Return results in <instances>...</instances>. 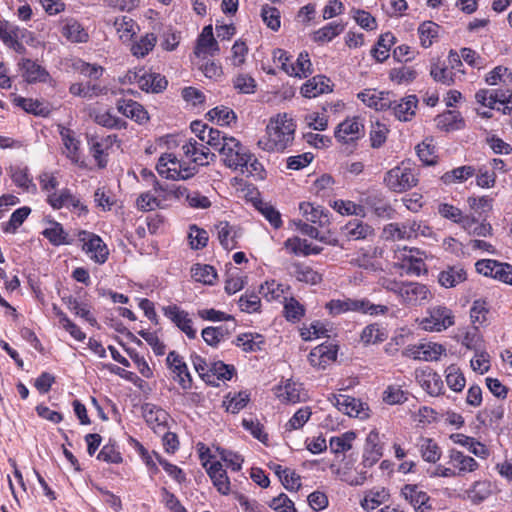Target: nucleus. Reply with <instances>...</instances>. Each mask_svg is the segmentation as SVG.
I'll use <instances>...</instances> for the list:
<instances>
[{
  "instance_id": "obj_46",
  "label": "nucleus",
  "mask_w": 512,
  "mask_h": 512,
  "mask_svg": "<svg viewBox=\"0 0 512 512\" xmlns=\"http://www.w3.org/2000/svg\"><path fill=\"white\" fill-rule=\"evenodd\" d=\"M301 391V384L295 383L291 380H287L284 385H279L276 388V396L282 402L294 404L302 400Z\"/></svg>"
},
{
  "instance_id": "obj_41",
  "label": "nucleus",
  "mask_w": 512,
  "mask_h": 512,
  "mask_svg": "<svg viewBox=\"0 0 512 512\" xmlns=\"http://www.w3.org/2000/svg\"><path fill=\"white\" fill-rule=\"evenodd\" d=\"M167 86V80L164 76L158 73H148L143 70L142 76L139 79V88L146 92L158 93L164 90Z\"/></svg>"
},
{
  "instance_id": "obj_6",
  "label": "nucleus",
  "mask_w": 512,
  "mask_h": 512,
  "mask_svg": "<svg viewBox=\"0 0 512 512\" xmlns=\"http://www.w3.org/2000/svg\"><path fill=\"white\" fill-rule=\"evenodd\" d=\"M223 163L228 168L238 170L239 167L245 166L249 160V151L239 140L230 137L226 143L221 146L219 152Z\"/></svg>"
},
{
  "instance_id": "obj_19",
  "label": "nucleus",
  "mask_w": 512,
  "mask_h": 512,
  "mask_svg": "<svg viewBox=\"0 0 512 512\" xmlns=\"http://www.w3.org/2000/svg\"><path fill=\"white\" fill-rule=\"evenodd\" d=\"M392 93L377 91L375 89H365L358 93V98L368 107L377 111H386L391 106Z\"/></svg>"
},
{
  "instance_id": "obj_32",
  "label": "nucleus",
  "mask_w": 512,
  "mask_h": 512,
  "mask_svg": "<svg viewBox=\"0 0 512 512\" xmlns=\"http://www.w3.org/2000/svg\"><path fill=\"white\" fill-rule=\"evenodd\" d=\"M61 33L72 43H86L89 40V34L83 25L72 18L64 21Z\"/></svg>"
},
{
  "instance_id": "obj_16",
  "label": "nucleus",
  "mask_w": 512,
  "mask_h": 512,
  "mask_svg": "<svg viewBox=\"0 0 512 512\" xmlns=\"http://www.w3.org/2000/svg\"><path fill=\"white\" fill-rule=\"evenodd\" d=\"M143 417L147 425L157 434H161L168 428L169 414L167 411L151 403L142 407Z\"/></svg>"
},
{
  "instance_id": "obj_31",
  "label": "nucleus",
  "mask_w": 512,
  "mask_h": 512,
  "mask_svg": "<svg viewBox=\"0 0 512 512\" xmlns=\"http://www.w3.org/2000/svg\"><path fill=\"white\" fill-rule=\"evenodd\" d=\"M388 338V330L379 323L366 325L360 333V342L364 346L377 345Z\"/></svg>"
},
{
  "instance_id": "obj_11",
  "label": "nucleus",
  "mask_w": 512,
  "mask_h": 512,
  "mask_svg": "<svg viewBox=\"0 0 512 512\" xmlns=\"http://www.w3.org/2000/svg\"><path fill=\"white\" fill-rule=\"evenodd\" d=\"M401 497L408 502L416 512H430L432 502L428 493L418 484H405L400 490Z\"/></svg>"
},
{
  "instance_id": "obj_58",
  "label": "nucleus",
  "mask_w": 512,
  "mask_h": 512,
  "mask_svg": "<svg viewBox=\"0 0 512 512\" xmlns=\"http://www.w3.org/2000/svg\"><path fill=\"white\" fill-rule=\"evenodd\" d=\"M53 310L59 319V324L71 335V337L80 342L86 339V334L80 329V327L72 322L61 309H59L57 306H54Z\"/></svg>"
},
{
  "instance_id": "obj_21",
  "label": "nucleus",
  "mask_w": 512,
  "mask_h": 512,
  "mask_svg": "<svg viewBox=\"0 0 512 512\" xmlns=\"http://www.w3.org/2000/svg\"><path fill=\"white\" fill-rule=\"evenodd\" d=\"M217 237L221 246L227 250H233L238 246V238L241 236L240 229L227 221H221L216 226Z\"/></svg>"
},
{
  "instance_id": "obj_50",
  "label": "nucleus",
  "mask_w": 512,
  "mask_h": 512,
  "mask_svg": "<svg viewBox=\"0 0 512 512\" xmlns=\"http://www.w3.org/2000/svg\"><path fill=\"white\" fill-rule=\"evenodd\" d=\"M311 66L309 54L307 52H301L296 61L290 63L287 74L293 77L306 78L312 73Z\"/></svg>"
},
{
  "instance_id": "obj_36",
  "label": "nucleus",
  "mask_w": 512,
  "mask_h": 512,
  "mask_svg": "<svg viewBox=\"0 0 512 512\" xmlns=\"http://www.w3.org/2000/svg\"><path fill=\"white\" fill-rule=\"evenodd\" d=\"M493 493V485L489 480L475 481L466 491V497L473 504H480Z\"/></svg>"
},
{
  "instance_id": "obj_35",
  "label": "nucleus",
  "mask_w": 512,
  "mask_h": 512,
  "mask_svg": "<svg viewBox=\"0 0 512 512\" xmlns=\"http://www.w3.org/2000/svg\"><path fill=\"white\" fill-rule=\"evenodd\" d=\"M113 25L116 29L119 39L123 43L131 42L133 37L139 31L138 24L131 17L125 15L116 17Z\"/></svg>"
},
{
  "instance_id": "obj_4",
  "label": "nucleus",
  "mask_w": 512,
  "mask_h": 512,
  "mask_svg": "<svg viewBox=\"0 0 512 512\" xmlns=\"http://www.w3.org/2000/svg\"><path fill=\"white\" fill-rule=\"evenodd\" d=\"M46 202L54 210L66 208L78 216H85L89 211L88 207L81 201V198L66 187L49 194L46 198Z\"/></svg>"
},
{
  "instance_id": "obj_26",
  "label": "nucleus",
  "mask_w": 512,
  "mask_h": 512,
  "mask_svg": "<svg viewBox=\"0 0 512 512\" xmlns=\"http://www.w3.org/2000/svg\"><path fill=\"white\" fill-rule=\"evenodd\" d=\"M181 167V160H179L172 153L163 154L156 165L157 172L166 179L170 180H180L183 177L181 172L178 171V168Z\"/></svg>"
},
{
  "instance_id": "obj_10",
  "label": "nucleus",
  "mask_w": 512,
  "mask_h": 512,
  "mask_svg": "<svg viewBox=\"0 0 512 512\" xmlns=\"http://www.w3.org/2000/svg\"><path fill=\"white\" fill-rule=\"evenodd\" d=\"M365 133L363 120L358 117H348L337 125L335 138L343 144H349L362 138Z\"/></svg>"
},
{
  "instance_id": "obj_12",
  "label": "nucleus",
  "mask_w": 512,
  "mask_h": 512,
  "mask_svg": "<svg viewBox=\"0 0 512 512\" xmlns=\"http://www.w3.org/2000/svg\"><path fill=\"white\" fill-rule=\"evenodd\" d=\"M431 297L429 288L418 282H405L403 288L398 291L400 302L406 306H419Z\"/></svg>"
},
{
  "instance_id": "obj_8",
  "label": "nucleus",
  "mask_w": 512,
  "mask_h": 512,
  "mask_svg": "<svg viewBox=\"0 0 512 512\" xmlns=\"http://www.w3.org/2000/svg\"><path fill=\"white\" fill-rule=\"evenodd\" d=\"M208 452L209 449H207V452L200 453L202 465L205 468L208 476L210 477L213 483V486L217 489V491L222 495H228L231 491V484L227 472L226 470H224L221 462H210L209 459H206V455ZM208 458H211L209 454Z\"/></svg>"
},
{
  "instance_id": "obj_57",
  "label": "nucleus",
  "mask_w": 512,
  "mask_h": 512,
  "mask_svg": "<svg viewBox=\"0 0 512 512\" xmlns=\"http://www.w3.org/2000/svg\"><path fill=\"white\" fill-rule=\"evenodd\" d=\"M439 25L432 21H424L418 27V35L422 47L428 48L433 44V41L438 37Z\"/></svg>"
},
{
  "instance_id": "obj_48",
  "label": "nucleus",
  "mask_w": 512,
  "mask_h": 512,
  "mask_svg": "<svg viewBox=\"0 0 512 512\" xmlns=\"http://www.w3.org/2000/svg\"><path fill=\"white\" fill-rule=\"evenodd\" d=\"M356 439L354 431H346L338 436L329 439V448L333 454L345 453L352 449L353 442Z\"/></svg>"
},
{
  "instance_id": "obj_30",
  "label": "nucleus",
  "mask_w": 512,
  "mask_h": 512,
  "mask_svg": "<svg viewBox=\"0 0 512 512\" xmlns=\"http://www.w3.org/2000/svg\"><path fill=\"white\" fill-rule=\"evenodd\" d=\"M288 290V286L271 279L260 285L259 294L268 302H282L286 299Z\"/></svg>"
},
{
  "instance_id": "obj_60",
  "label": "nucleus",
  "mask_w": 512,
  "mask_h": 512,
  "mask_svg": "<svg viewBox=\"0 0 512 512\" xmlns=\"http://www.w3.org/2000/svg\"><path fill=\"white\" fill-rule=\"evenodd\" d=\"M31 212L27 206L16 209L10 216L9 221L2 223V229L5 233H15L16 230L23 224Z\"/></svg>"
},
{
  "instance_id": "obj_59",
  "label": "nucleus",
  "mask_w": 512,
  "mask_h": 512,
  "mask_svg": "<svg viewBox=\"0 0 512 512\" xmlns=\"http://www.w3.org/2000/svg\"><path fill=\"white\" fill-rule=\"evenodd\" d=\"M447 386L454 392H461L466 384V379L460 368L454 364L448 366L445 370Z\"/></svg>"
},
{
  "instance_id": "obj_45",
  "label": "nucleus",
  "mask_w": 512,
  "mask_h": 512,
  "mask_svg": "<svg viewBox=\"0 0 512 512\" xmlns=\"http://www.w3.org/2000/svg\"><path fill=\"white\" fill-rule=\"evenodd\" d=\"M359 299L344 297L342 299H331L325 305L329 314L337 316L347 312H358Z\"/></svg>"
},
{
  "instance_id": "obj_51",
  "label": "nucleus",
  "mask_w": 512,
  "mask_h": 512,
  "mask_svg": "<svg viewBox=\"0 0 512 512\" xmlns=\"http://www.w3.org/2000/svg\"><path fill=\"white\" fill-rule=\"evenodd\" d=\"M388 498L389 492L385 488H375L365 494L361 506L366 511L374 510L386 502Z\"/></svg>"
},
{
  "instance_id": "obj_3",
  "label": "nucleus",
  "mask_w": 512,
  "mask_h": 512,
  "mask_svg": "<svg viewBox=\"0 0 512 512\" xmlns=\"http://www.w3.org/2000/svg\"><path fill=\"white\" fill-rule=\"evenodd\" d=\"M418 182L415 170L402 162L385 173L384 183L387 188L396 193L405 192L416 186Z\"/></svg>"
},
{
  "instance_id": "obj_15",
  "label": "nucleus",
  "mask_w": 512,
  "mask_h": 512,
  "mask_svg": "<svg viewBox=\"0 0 512 512\" xmlns=\"http://www.w3.org/2000/svg\"><path fill=\"white\" fill-rule=\"evenodd\" d=\"M383 455V447L377 430H371L365 440L361 465L364 468L374 466Z\"/></svg>"
},
{
  "instance_id": "obj_22",
  "label": "nucleus",
  "mask_w": 512,
  "mask_h": 512,
  "mask_svg": "<svg viewBox=\"0 0 512 512\" xmlns=\"http://www.w3.org/2000/svg\"><path fill=\"white\" fill-rule=\"evenodd\" d=\"M336 357V346L331 344H321L311 350L308 356V360L313 367L324 369L331 362L335 361Z\"/></svg>"
},
{
  "instance_id": "obj_34",
  "label": "nucleus",
  "mask_w": 512,
  "mask_h": 512,
  "mask_svg": "<svg viewBox=\"0 0 512 512\" xmlns=\"http://www.w3.org/2000/svg\"><path fill=\"white\" fill-rule=\"evenodd\" d=\"M450 439L453 443L466 447L472 454L479 458L486 459L490 454L488 448L473 437L462 433H454L450 435Z\"/></svg>"
},
{
  "instance_id": "obj_47",
  "label": "nucleus",
  "mask_w": 512,
  "mask_h": 512,
  "mask_svg": "<svg viewBox=\"0 0 512 512\" xmlns=\"http://www.w3.org/2000/svg\"><path fill=\"white\" fill-rule=\"evenodd\" d=\"M156 43L157 36L154 33H146L132 43L131 54L136 58H144L154 49Z\"/></svg>"
},
{
  "instance_id": "obj_56",
  "label": "nucleus",
  "mask_w": 512,
  "mask_h": 512,
  "mask_svg": "<svg viewBox=\"0 0 512 512\" xmlns=\"http://www.w3.org/2000/svg\"><path fill=\"white\" fill-rule=\"evenodd\" d=\"M394 41L395 37L392 33L382 34L375 47L371 50L373 57L380 63L384 62L389 57V51Z\"/></svg>"
},
{
  "instance_id": "obj_17",
  "label": "nucleus",
  "mask_w": 512,
  "mask_h": 512,
  "mask_svg": "<svg viewBox=\"0 0 512 512\" xmlns=\"http://www.w3.org/2000/svg\"><path fill=\"white\" fill-rule=\"evenodd\" d=\"M181 150L186 158L200 166L208 165L210 159L215 156L210 153L207 146L193 138H190L185 142L182 145Z\"/></svg>"
},
{
  "instance_id": "obj_24",
  "label": "nucleus",
  "mask_w": 512,
  "mask_h": 512,
  "mask_svg": "<svg viewBox=\"0 0 512 512\" xmlns=\"http://www.w3.org/2000/svg\"><path fill=\"white\" fill-rule=\"evenodd\" d=\"M218 51L219 46L214 38L212 26H205L197 39L194 54L200 58L206 55H214Z\"/></svg>"
},
{
  "instance_id": "obj_27",
  "label": "nucleus",
  "mask_w": 512,
  "mask_h": 512,
  "mask_svg": "<svg viewBox=\"0 0 512 512\" xmlns=\"http://www.w3.org/2000/svg\"><path fill=\"white\" fill-rule=\"evenodd\" d=\"M288 272L297 281L306 284L316 285L322 281V275L304 263H292L288 268Z\"/></svg>"
},
{
  "instance_id": "obj_39",
  "label": "nucleus",
  "mask_w": 512,
  "mask_h": 512,
  "mask_svg": "<svg viewBox=\"0 0 512 512\" xmlns=\"http://www.w3.org/2000/svg\"><path fill=\"white\" fill-rule=\"evenodd\" d=\"M430 74L436 82L450 86L455 84L457 80H461L464 75V70L458 69L457 71H454V66L443 67L440 65H433Z\"/></svg>"
},
{
  "instance_id": "obj_28",
  "label": "nucleus",
  "mask_w": 512,
  "mask_h": 512,
  "mask_svg": "<svg viewBox=\"0 0 512 512\" xmlns=\"http://www.w3.org/2000/svg\"><path fill=\"white\" fill-rule=\"evenodd\" d=\"M449 463L457 469V475L471 473L479 468L478 462L471 456L465 455L457 449L449 450Z\"/></svg>"
},
{
  "instance_id": "obj_63",
  "label": "nucleus",
  "mask_w": 512,
  "mask_h": 512,
  "mask_svg": "<svg viewBox=\"0 0 512 512\" xmlns=\"http://www.w3.org/2000/svg\"><path fill=\"white\" fill-rule=\"evenodd\" d=\"M512 80V72L509 68L499 65L493 68L485 76V82L489 86H497L501 83L506 84L507 81Z\"/></svg>"
},
{
  "instance_id": "obj_64",
  "label": "nucleus",
  "mask_w": 512,
  "mask_h": 512,
  "mask_svg": "<svg viewBox=\"0 0 512 512\" xmlns=\"http://www.w3.org/2000/svg\"><path fill=\"white\" fill-rule=\"evenodd\" d=\"M495 103L503 106L501 109L505 115L512 114V90L508 87L500 89H490Z\"/></svg>"
},
{
  "instance_id": "obj_20",
  "label": "nucleus",
  "mask_w": 512,
  "mask_h": 512,
  "mask_svg": "<svg viewBox=\"0 0 512 512\" xmlns=\"http://www.w3.org/2000/svg\"><path fill=\"white\" fill-rule=\"evenodd\" d=\"M416 379L420 386L433 397L443 393L444 384L441 376L432 369H426L416 372Z\"/></svg>"
},
{
  "instance_id": "obj_13",
  "label": "nucleus",
  "mask_w": 512,
  "mask_h": 512,
  "mask_svg": "<svg viewBox=\"0 0 512 512\" xmlns=\"http://www.w3.org/2000/svg\"><path fill=\"white\" fill-rule=\"evenodd\" d=\"M166 365L173 374V379L179 386L188 390L192 387V376L183 357L176 351H170L166 358Z\"/></svg>"
},
{
  "instance_id": "obj_40",
  "label": "nucleus",
  "mask_w": 512,
  "mask_h": 512,
  "mask_svg": "<svg viewBox=\"0 0 512 512\" xmlns=\"http://www.w3.org/2000/svg\"><path fill=\"white\" fill-rule=\"evenodd\" d=\"M476 174V168L472 165H463L445 172L441 181L445 185L461 184Z\"/></svg>"
},
{
  "instance_id": "obj_61",
  "label": "nucleus",
  "mask_w": 512,
  "mask_h": 512,
  "mask_svg": "<svg viewBox=\"0 0 512 512\" xmlns=\"http://www.w3.org/2000/svg\"><path fill=\"white\" fill-rule=\"evenodd\" d=\"M330 205L335 211L343 216H365V208L362 205L356 204L350 200L338 199L334 200Z\"/></svg>"
},
{
  "instance_id": "obj_55",
  "label": "nucleus",
  "mask_w": 512,
  "mask_h": 512,
  "mask_svg": "<svg viewBox=\"0 0 512 512\" xmlns=\"http://www.w3.org/2000/svg\"><path fill=\"white\" fill-rule=\"evenodd\" d=\"M10 173L12 181L16 186L25 191L36 190V186L32 182V178L27 167L12 166L10 167Z\"/></svg>"
},
{
  "instance_id": "obj_38",
  "label": "nucleus",
  "mask_w": 512,
  "mask_h": 512,
  "mask_svg": "<svg viewBox=\"0 0 512 512\" xmlns=\"http://www.w3.org/2000/svg\"><path fill=\"white\" fill-rule=\"evenodd\" d=\"M299 210L308 222L318 224L321 227L329 222L327 212L319 205H314L310 202H302L299 205Z\"/></svg>"
},
{
  "instance_id": "obj_7",
  "label": "nucleus",
  "mask_w": 512,
  "mask_h": 512,
  "mask_svg": "<svg viewBox=\"0 0 512 512\" xmlns=\"http://www.w3.org/2000/svg\"><path fill=\"white\" fill-rule=\"evenodd\" d=\"M476 271L505 284L512 285V265L493 259H481L475 263Z\"/></svg>"
},
{
  "instance_id": "obj_37",
  "label": "nucleus",
  "mask_w": 512,
  "mask_h": 512,
  "mask_svg": "<svg viewBox=\"0 0 512 512\" xmlns=\"http://www.w3.org/2000/svg\"><path fill=\"white\" fill-rule=\"evenodd\" d=\"M284 247L292 254L300 256L317 255L320 254L322 248L312 245L306 239L299 237L288 238L284 242Z\"/></svg>"
},
{
  "instance_id": "obj_62",
  "label": "nucleus",
  "mask_w": 512,
  "mask_h": 512,
  "mask_svg": "<svg viewBox=\"0 0 512 512\" xmlns=\"http://www.w3.org/2000/svg\"><path fill=\"white\" fill-rule=\"evenodd\" d=\"M416 152L420 161L427 166L437 163V154L432 139H425L416 146Z\"/></svg>"
},
{
  "instance_id": "obj_49",
  "label": "nucleus",
  "mask_w": 512,
  "mask_h": 512,
  "mask_svg": "<svg viewBox=\"0 0 512 512\" xmlns=\"http://www.w3.org/2000/svg\"><path fill=\"white\" fill-rule=\"evenodd\" d=\"M419 450L424 461L435 464L442 455L440 446L432 438H421Z\"/></svg>"
},
{
  "instance_id": "obj_9",
  "label": "nucleus",
  "mask_w": 512,
  "mask_h": 512,
  "mask_svg": "<svg viewBox=\"0 0 512 512\" xmlns=\"http://www.w3.org/2000/svg\"><path fill=\"white\" fill-rule=\"evenodd\" d=\"M328 400L342 413L359 419L369 417V407L366 403L352 396L332 394Z\"/></svg>"
},
{
  "instance_id": "obj_43",
  "label": "nucleus",
  "mask_w": 512,
  "mask_h": 512,
  "mask_svg": "<svg viewBox=\"0 0 512 512\" xmlns=\"http://www.w3.org/2000/svg\"><path fill=\"white\" fill-rule=\"evenodd\" d=\"M42 235L54 246L71 244L62 224L54 220L49 221V227L43 230Z\"/></svg>"
},
{
  "instance_id": "obj_29",
  "label": "nucleus",
  "mask_w": 512,
  "mask_h": 512,
  "mask_svg": "<svg viewBox=\"0 0 512 512\" xmlns=\"http://www.w3.org/2000/svg\"><path fill=\"white\" fill-rule=\"evenodd\" d=\"M330 91H332L330 79L323 75L314 76L301 87V94L306 98H315Z\"/></svg>"
},
{
  "instance_id": "obj_25",
  "label": "nucleus",
  "mask_w": 512,
  "mask_h": 512,
  "mask_svg": "<svg viewBox=\"0 0 512 512\" xmlns=\"http://www.w3.org/2000/svg\"><path fill=\"white\" fill-rule=\"evenodd\" d=\"M20 69L28 83H47L51 80L49 72L33 60L23 59L20 63Z\"/></svg>"
},
{
  "instance_id": "obj_14",
  "label": "nucleus",
  "mask_w": 512,
  "mask_h": 512,
  "mask_svg": "<svg viewBox=\"0 0 512 512\" xmlns=\"http://www.w3.org/2000/svg\"><path fill=\"white\" fill-rule=\"evenodd\" d=\"M162 312L189 339L196 337V329H194L193 321L187 311L181 309L176 304H171L163 307Z\"/></svg>"
},
{
  "instance_id": "obj_18",
  "label": "nucleus",
  "mask_w": 512,
  "mask_h": 512,
  "mask_svg": "<svg viewBox=\"0 0 512 512\" xmlns=\"http://www.w3.org/2000/svg\"><path fill=\"white\" fill-rule=\"evenodd\" d=\"M417 105L418 98L416 95H408L399 101L394 100L392 96L391 106L388 110H391L399 121L408 122L415 116Z\"/></svg>"
},
{
  "instance_id": "obj_23",
  "label": "nucleus",
  "mask_w": 512,
  "mask_h": 512,
  "mask_svg": "<svg viewBox=\"0 0 512 512\" xmlns=\"http://www.w3.org/2000/svg\"><path fill=\"white\" fill-rule=\"evenodd\" d=\"M119 113L139 124H144L149 120V116L144 107L131 99H119L116 104Z\"/></svg>"
},
{
  "instance_id": "obj_5",
  "label": "nucleus",
  "mask_w": 512,
  "mask_h": 512,
  "mask_svg": "<svg viewBox=\"0 0 512 512\" xmlns=\"http://www.w3.org/2000/svg\"><path fill=\"white\" fill-rule=\"evenodd\" d=\"M78 240L82 243V251L93 262L102 265L108 260L109 249L99 235L81 230L78 232Z\"/></svg>"
},
{
  "instance_id": "obj_2",
  "label": "nucleus",
  "mask_w": 512,
  "mask_h": 512,
  "mask_svg": "<svg viewBox=\"0 0 512 512\" xmlns=\"http://www.w3.org/2000/svg\"><path fill=\"white\" fill-rule=\"evenodd\" d=\"M455 325V314L452 309L441 304L434 305L427 309L419 326L427 332H443Z\"/></svg>"
},
{
  "instance_id": "obj_1",
  "label": "nucleus",
  "mask_w": 512,
  "mask_h": 512,
  "mask_svg": "<svg viewBox=\"0 0 512 512\" xmlns=\"http://www.w3.org/2000/svg\"><path fill=\"white\" fill-rule=\"evenodd\" d=\"M296 125L286 113L278 114L271 118L267 127L266 135L261 137L257 145L260 149L268 152H283L294 140Z\"/></svg>"
},
{
  "instance_id": "obj_53",
  "label": "nucleus",
  "mask_w": 512,
  "mask_h": 512,
  "mask_svg": "<svg viewBox=\"0 0 512 512\" xmlns=\"http://www.w3.org/2000/svg\"><path fill=\"white\" fill-rule=\"evenodd\" d=\"M235 344L245 352H255L262 349L264 337L257 333H244L237 336Z\"/></svg>"
},
{
  "instance_id": "obj_54",
  "label": "nucleus",
  "mask_w": 512,
  "mask_h": 512,
  "mask_svg": "<svg viewBox=\"0 0 512 512\" xmlns=\"http://www.w3.org/2000/svg\"><path fill=\"white\" fill-rule=\"evenodd\" d=\"M418 73L412 66L401 65L394 67L389 72V78L398 85H408L413 82Z\"/></svg>"
},
{
  "instance_id": "obj_42",
  "label": "nucleus",
  "mask_w": 512,
  "mask_h": 512,
  "mask_svg": "<svg viewBox=\"0 0 512 512\" xmlns=\"http://www.w3.org/2000/svg\"><path fill=\"white\" fill-rule=\"evenodd\" d=\"M439 129L444 131L459 130L464 126L463 118L458 111L447 110L438 115L435 119Z\"/></svg>"
},
{
  "instance_id": "obj_44",
  "label": "nucleus",
  "mask_w": 512,
  "mask_h": 512,
  "mask_svg": "<svg viewBox=\"0 0 512 512\" xmlns=\"http://www.w3.org/2000/svg\"><path fill=\"white\" fill-rule=\"evenodd\" d=\"M466 271L462 267H448L439 273L438 281L445 288H452L466 280Z\"/></svg>"
},
{
  "instance_id": "obj_33",
  "label": "nucleus",
  "mask_w": 512,
  "mask_h": 512,
  "mask_svg": "<svg viewBox=\"0 0 512 512\" xmlns=\"http://www.w3.org/2000/svg\"><path fill=\"white\" fill-rule=\"evenodd\" d=\"M341 233L348 240H362L372 236L374 229L367 223L354 219L341 228Z\"/></svg>"
},
{
  "instance_id": "obj_52",
  "label": "nucleus",
  "mask_w": 512,
  "mask_h": 512,
  "mask_svg": "<svg viewBox=\"0 0 512 512\" xmlns=\"http://www.w3.org/2000/svg\"><path fill=\"white\" fill-rule=\"evenodd\" d=\"M344 30V25L338 22H330L313 33V40L317 43L332 41Z\"/></svg>"
}]
</instances>
